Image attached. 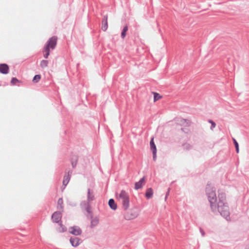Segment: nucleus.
<instances>
[{
    "instance_id": "f03ea898",
    "label": "nucleus",
    "mask_w": 249,
    "mask_h": 249,
    "mask_svg": "<svg viewBox=\"0 0 249 249\" xmlns=\"http://www.w3.org/2000/svg\"><path fill=\"white\" fill-rule=\"evenodd\" d=\"M116 199L122 204L124 210H127L129 207V196L125 190H122L116 194Z\"/></svg>"
},
{
    "instance_id": "a211bd4d",
    "label": "nucleus",
    "mask_w": 249,
    "mask_h": 249,
    "mask_svg": "<svg viewBox=\"0 0 249 249\" xmlns=\"http://www.w3.org/2000/svg\"><path fill=\"white\" fill-rule=\"evenodd\" d=\"M48 61L47 60H42L40 62V65L42 68L44 69L48 66Z\"/></svg>"
},
{
    "instance_id": "f8f14e48",
    "label": "nucleus",
    "mask_w": 249,
    "mask_h": 249,
    "mask_svg": "<svg viewBox=\"0 0 249 249\" xmlns=\"http://www.w3.org/2000/svg\"><path fill=\"white\" fill-rule=\"evenodd\" d=\"M94 199V195L93 192L91 191L90 189H88V202H91Z\"/></svg>"
},
{
    "instance_id": "c85d7f7f",
    "label": "nucleus",
    "mask_w": 249,
    "mask_h": 249,
    "mask_svg": "<svg viewBox=\"0 0 249 249\" xmlns=\"http://www.w3.org/2000/svg\"><path fill=\"white\" fill-rule=\"evenodd\" d=\"M72 165L73 167H74V166H75V165H76V163H75V164H74V163H72Z\"/></svg>"
},
{
    "instance_id": "393cba45",
    "label": "nucleus",
    "mask_w": 249,
    "mask_h": 249,
    "mask_svg": "<svg viewBox=\"0 0 249 249\" xmlns=\"http://www.w3.org/2000/svg\"><path fill=\"white\" fill-rule=\"evenodd\" d=\"M18 82V80L16 78H13L11 80V83L12 85L16 84L17 82Z\"/></svg>"
},
{
    "instance_id": "aec40b11",
    "label": "nucleus",
    "mask_w": 249,
    "mask_h": 249,
    "mask_svg": "<svg viewBox=\"0 0 249 249\" xmlns=\"http://www.w3.org/2000/svg\"><path fill=\"white\" fill-rule=\"evenodd\" d=\"M41 79V75L39 74L36 75L33 79V82L34 83H37Z\"/></svg>"
},
{
    "instance_id": "39448f33",
    "label": "nucleus",
    "mask_w": 249,
    "mask_h": 249,
    "mask_svg": "<svg viewBox=\"0 0 249 249\" xmlns=\"http://www.w3.org/2000/svg\"><path fill=\"white\" fill-rule=\"evenodd\" d=\"M139 215V212L136 209H131L124 214V218L126 220H131L137 218Z\"/></svg>"
},
{
    "instance_id": "0eeeda50",
    "label": "nucleus",
    "mask_w": 249,
    "mask_h": 249,
    "mask_svg": "<svg viewBox=\"0 0 249 249\" xmlns=\"http://www.w3.org/2000/svg\"><path fill=\"white\" fill-rule=\"evenodd\" d=\"M61 213L59 212L54 213L52 216V220L53 222L58 223L61 219Z\"/></svg>"
},
{
    "instance_id": "a878e982",
    "label": "nucleus",
    "mask_w": 249,
    "mask_h": 249,
    "mask_svg": "<svg viewBox=\"0 0 249 249\" xmlns=\"http://www.w3.org/2000/svg\"><path fill=\"white\" fill-rule=\"evenodd\" d=\"M209 122L211 124H212V126H211V129H213V128H214L215 126H216V124L215 123H214L212 121L210 120L209 121Z\"/></svg>"
},
{
    "instance_id": "7ed1b4c3",
    "label": "nucleus",
    "mask_w": 249,
    "mask_h": 249,
    "mask_svg": "<svg viewBox=\"0 0 249 249\" xmlns=\"http://www.w3.org/2000/svg\"><path fill=\"white\" fill-rule=\"evenodd\" d=\"M57 43V37L53 36L48 40L47 45L44 48V57L47 58L50 54V49H54Z\"/></svg>"
},
{
    "instance_id": "4be33fe9",
    "label": "nucleus",
    "mask_w": 249,
    "mask_h": 249,
    "mask_svg": "<svg viewBox=\"0 0 249 249\" xmlns=\"http://www.w3.org/2000/svg\"><path fill=\"white\" fill-rule=\"evenodd\" d=\"M98 222H99V219H98V218L96 217V218H94L92 219L91 224L92 226H95L98 224Z\"/></svg>"
},
{
    "instance_id": "f257e3e1",
    "label": "nucleus",
    "mask_w": 249,
    "mask_h": 249,
    "mask_svg": "<svg viewBox=\"0 0 249 249\" xmlns=\"http://www.w3.org/2000/svg\"><path fill=\"white\" fill-rule=\"evenodd\" d=\"M219 213L227 221H231L230 210L226 201L225 193H219Z\"/></svg>"
},
{
    "instance_id": "cd10ccee",
    "label": "nucleus",
    "mask_w": 249,
    "mask_h": 249,
    "mask_svg": "<svg viewBox=\"0 0 249 249\" xmlns=\"http://www.w3.org/2000/svg\"><path fill=\"white\" fill-rule=\"evenodd\" d=\"M200 232H201V233L202 235L203 236H204V235H205V232H204V231H203V230H202L201 229H200Z\"/></svg>"
},
{
    "instance_id": "412c9836",
    "label": "nucleus",
    "mask_w": 249,
    "mask_h": 249,
    "mask_svg": "<svg viewBox=\"0 0 249 249\" xmlns=\"http://www.w3.org/2000/svg\"><path fill=\"white\" fill-rule=\"evenodd\" d=\"M154 102H156L157 101H158L161 98V96L158 93L154 92Z\"/></svg>"
},
{
    "instance_id": "ddd939ff",
    "label": "nucleus",
    "mask_w": 249,
    "mask_h": 249,
    "mask_svg": "<svg viewBox=\"0 0 249 249\" xmlns=\"http://www.w3.org/2000/svg\"><path fill=\"white\" fill-rule=\"evenodd\" d=\"M70 179V175L69 174L65 175L64 176L63 180V185L66 186L69 183Z\"/></svg>"
},
{
    "instance_id": "20e7f679",
    "label": "nucleus",
    "mask_w": 249,
    "mask_h": 249,
    "mask_svg": "<svg viewBox=\"0 0 249 249\" xmlns=\"http://www.w3.org/2000/svg\"><path fill=\"white\" fill-rule=\"evenodd\" d=\"M207 191L212 209L213 210H215L216 209V197L215 193L211 190L209 188H207Z\"/></svg>"
},
{
    "instance_id": "5701e85b",
    "label": "nucleus",
    "mask_w": 249,
    "mask_h": 249,
    "mask_svg": "<svg viewBox=\"0 0 249 249\" xmlns=\"http://www.w3.org/2000/svg\"><path fill=\"white\" fill-rule=\"evenodd\" d=\"M60 227L58 228V230L59 232H64L66 231V228L64 226L62 225L61 223L59 224Z\"/></svg>"
},
{
    "instance_id": "9d476101",
    "label": "nucleus",
    "mask_w": 249,
    "mask_h": 249,
    "mask_svg": "<svg viewBox=\"0 0 249 249\" xmlns=\"http://www.w3.org/2000/svg\"><path fill=\"white\" fill-rule=\"evenodd\" d=\"M9 71V67L7 65L0 64V72L3 74H7Z\"/></svg>"
},
{
    "instance_id": "9b49d317",
    "label": "nucleus",
    "mask_w": 249,
    "mask_h": 249,
    "mask_svg": "<svg viewBox=\"0 0 249 249\" xmlns=\"http://www.w3.org/2000/svg\"><path fill=\"white\" fill-rule=\"evenodd\" d=\"M145 183V178H142L139 181L136 182L135 184V189L136 190H138L141 188L142 185Z\"/></svg>"
},
{
    "instance_id": "423d86ee",
    "label": "nucleus",
    "mask_w": 249,
    "mask_h": 249,
    "mask_svg": "<svg viewBox=\"0 0 249 249\" xmlns=\"http://www.w3.org/2000/svg\"><path fill=\"white\" fill-rule=\"evenodd\" d=\"M70 241L71 245L74 247H77L82 242L81 239L78 237L71 238Z\"/></svg>"
},
{
    "instance_id": "6e6552de",
    "label": "nucleus",
    "mask_w": 249,
    "mask_h": 249,
    "mask_svg": "<svg viewBox=\"0 0 249 249\" xmlns=\"http://www.w3.org/2000/svg\"><path fill=\"white\" fill-rule=\"evenodd\" d=\"M70 232L75 235H78L81 233V230L79 227L74 226L70 228Z\"/></svg>"
},
{
    "instance_id": "bb28decb",
    "label": "nucleus",
    "mask_w": 249,
    "mask_h": 249,
    "mask_svg": "<svg viewBox=\"0 0 249 249\" xmlns=\"http://www.w3.org/2000/svg\"><path fill=\"white\" fill-rule=\"evenodd\" d=\"M153 153V160H155L156 159V153H157V151H153L152 152Z\"/></svg>"
},
{
    "instance_id": "dca6fc26",
    "label": "nucleus",
    "mask_w": 249,
    "mask_h": 249,
    "mask_svg": "<svg viewBox=\"0 0 249 249\" xmlns=\"http://www.w3.org/2000/svg\"><path fill=\"white\" fill-rule=\"evenodd\" d=\"M150 149L152 150V151H157V148L156 145L154 143V138H152L150 142Z\"/></svg>"
},
{
    "instance_id": "4468645a",
    "label": "nucleus",
    "mask_w": 249,
    "mask_h": 249,
    "mask_svg": "<svg viewBox=\"0 0 249 249\" xmlns=\"http://www.w3.org/2000/svg\"><path fill=\"white\" fill-rule=\"evenodd\" d=\"M108 205L109 207L114 210L117 209V205L113 199H110L109 200Z\"/></svg>"
},
{
    "instance_id": "1a4fd4ad",
    "label": "nucleus",
    "mask_w": 249,
    "mask_h": 249,
    "mask_svg": "<svg viewBox=\"0 0 249 249\" xmlns=\"http://www.w3.org/2000/svg\"><path fill=\"white\" fill-rule=\"evenodd\" d=\"M108 27L107 24V16L106 15L104 17L102 22V29L104 31H106Z\"/></svg>"
},
{
    "instance_id": "b1692460",
    "label": "nucleus",
    "mask_w": 249,
    "mask_h": 249,
    "mask_svg": "<svg viewBox=\"0 0 249 249\" xmlns=\"http://www.w3.org/2000/svg\"><path fill=\"white\" fill-rule=\"evenodd\" d=\"M57 204L59 206L60 209L62 208L63 199L62 198H59L58 199Z\"/></svg>"
},
{
    "instance_id": "f3484780",
    "label": "nucleus",
    "mask_w": 249,
    "mask_h": 249,
    "mask_svg": "<svg viewBox=\"0 0 249 249\" xmlns=\"http://www.w3.org/2000/svg\"><path fill=\"white\" fill-rule=\"evenodd\" d=\"M233 144L234 145L235 148V151L237 153H238L239 152V144L237 141L234 139L232 138Z\"/></svg>"
},
{
    "instance_id": "2eb2a0df",
    "label": "nucleus",
    "mask_w": 249,
    "mask_h": 249,
    "mask_svg": "<svg viewBox=\"0 0 249 249\" xmlns=\"http://www.w3.org/2000/svg\"><path fill=\"white\" fill-rule=\"evenodd\" d=\"M153 195V191L151 188H148L145 193V196L147 198L149 199L151 198Z\"/></svg>"
},
{
    "instance_id": "6ab92c4d",
    "label": "nucleus",
    "mask_w": 249,
    "mask_h": 249,
    "mask_svg": "<svg viewBox=\"0 0 249 249\" xmlns=\"http://www.w3.org/2000/svg\"><path fill=\"white\" fill-rule=\"evenodd\" d=\"M128 30V27L127 25L125 26L123 30V31L121 33V37L123 38H124L126 36V32Z\"/></svg>"
}]
</instances>
